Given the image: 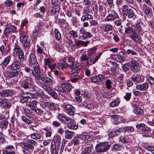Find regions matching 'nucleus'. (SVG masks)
<instances>
[{"instance_id":"338daca9","label":"nucleus","mask_w":154,"mask_h":154,"mask_svg":"<svg viewBox=\"0 0 154 154\" xmlns=\"http://www.w3.org/2000/svg\"><path fill=\"white\" fill-rule=\"evenodd\" d=\"M72 142L73 143L74 145L79 144L80 143L79 138L78 137V138H73L72 140Z\"/></svg>"},{"instance_id":"c03bdc74","label":"nucleus","mask_w":154,"mask_h":154,"mask_svg":"<svg viewBox=\"0 0 154 154\" xmlns=\"http://www.w3.org/2000/svg\"><path fill=\"white\" fill-rule=\"evenodd\" d=\"M75 122H74L73 124L70 123L67 125V127L69 128L72 130L77 129L78 126L77 125L75 124Z\"/></svg>"},{"instance_id":"2eb2a0df","label":"nucleus","mask_w":154,"mask_h":154,"mask_svg":"<svg viewBox=\"0 0 154 154\" xmlns=\"http://www.w3.org/2000/svg\"><path fill=\"white\" fill-rule=\"evenodd\" d=\"M95 9L96 10V13L98 14L99 12L102 16H104L106 14V9L103 6L99 5V7L97 5L95 6Z\"/></svg>"},{"instance_id":"9d476101","label":"nucleus","mask_w":154,"mask_h":154,"mask_svg":"<svg viewBox=\"0 0 154 154\" xmlns=\"http://www.w3.org/2000/svg\"><path fill=\"white\" fill-rule=\"evenodd\" d=\"M57 118L61 121L62 123L64 124L68 125L70 123L73 124L74 122H75V121L73 119L67 117L65 115L62 113H59Z\"/></svg>"},{"instance_id":"2f4dec72","label":"nucleus","mask_w":154,"mask_h":154,"mask_svg":"<svg viewBox=\"0 0 154 154\" xmlns=\"http://www.w3.org/2000/svg\"><path fill=\"white\" fill-rule=\"evenodd\" d=\"M72 74L73 76L77 75L79 74V72L81 69V66H76L72 69Z\"/></svg>"},{"instance_id":"f8f14e48","label":"nucleus","mask_w":154,"mask_h":154,"mask_svg":"<svg viewBox=\"0 0 154 154\" xmlns=\"http://www.w3.org/2000/svg\"><path fill=\"white\" fill-rule=\"evenodd\" d=\"M131 61L129 64L131 70L134 72H137L140 70L139 63L133 59H131Z\"/></svg>"},{"instance_id":"a211bd4d","label":"nucleus","mask_w":154,"mask_h":154,"mask_svg":"<svg viewBox=\"0 0 154 154\" xmlns=\"http://www.w3.org/2000/svg\"><path fill=\"white\" fill-rule=\"evenodd\" d=\"M149 87V84L146 82H145L137 85L136 88L140 91H146L148 88Z\"/></svg>"},{"instance_id":"c9c22d12","label":"nucleus","mask_w":154,"mask_h":154,"mask_svg":"<svg viewBox=\"0 0 154 154\" xmlns=\"http://www.w3.org/2000/svg\"><path fill=\"white\" fill-rule=\"evenodd\" d=\"M65 66L66 68L70 67L71 69H72L76 66L77 65V62H67V63H64Z\"/></svg>"},{"instance_id":"4be33fe9","label":"nucleus","mask_w":154,"mask_h":154,"mask_svg":"<svg viewBox=\"0 0 154 154\" xmlns=\"http://www.w3.org/2000/svg\"><path fill=\"white\" fill-rule=\"evenodd\" d=\"M38 103V102L35 100H30L26 102V105L29 107L30 108L33 110L36 107Z\"/></svg>"},{"instance_id":"69168bd1","label":"nucleus","mask_w":154,"mask_h":154,"mask_svg":"<svg viewBox=\"0 0 154 154\" xmlns=\"http://www.w3.org/2000/svg\"><path fill=\"white\" fill-rule=\"evenodd\" d=\"M134 31L133 28L131 27H128L127 28H125V32L128 33H131Z\"/></svg>"},{"instance_id":"13d9d810","label":"nucleus","mask_w":154,"mask_h":154,"mask_svg":"<svg viewBox=\"0 0 154 154\" xmlns=\"http://www.w3.org/2000/svg\"><path fill=\"white\" fill-rule=\"evenodd\" d=\"M55 36L57 39L58 40H59L61 37L60 33L57 29H55Z\"/></svg>"},{"instance_id":"bb28decb","label":"nucleus","mask_w":154,"mask_h":154,"mask_svg":"<svg viewBox=\"0 0 154 154\" xmlns=\"http://www.w3.org/2000/svg\"><path fill=\"white\" fill-rule=\"evenodd\" d=\"M114 56L115 60L118 62H121L125 60L124 54L123 52H121L119 54L115 55Z\"/></svg>"},{"instance_id":"9b49d317","label":"nucleus","mask_w":154,"mask_h":154,"mask_svg":"<svg viewBox=\"0 0 154 154\" xmlns=\"http://www.w3.org/2000/svg\"><path fill=\"white\" fill-rule=\"evenodd\" d=\"M36 80L42 81L48 85H51L52 84V79L49 77H45L41 72L39 73Z\"/></svg>"},{"instance_id":"423d86ee","label":"nucleus","mask_w":154,"mask_h":154,"mask_svg":"<svg viewBox=\"0 0 154 154\" xmlns=\"http://www.w3.org/2000/svg\"><path fill=\"white\" fill-rule=\"evenodd\" d=\"M33 69L28 67H25L24 70L25 72L28 73H31L34 77L35 79L36 80L39 73L41 72V69L39 65L34 66H33Z\"/></svg>"},{"instance_id":"0eeeda50","label":"nucleus","mask_w":154,"mask_h":154,"mask_svg":"<svg viewBox=\"0 0 154 154\" xmlns=\"http://www.w3.org/2000/svg\"><path fill=\"white\" fill-rule=\"evenodd\" d=\"M20 41L26 50L27 48H29L30 46V40L26 34H22L20 37Z\"/></svg>"},{"instance_id":"79ce46f5","label":"nucleus","mask_w":154,"mask_h":154,"mask_svg":"<svg viewBox=\"0 0 154 154\" xmlns=\"http://www.w3.org/2000/svg\"><path fill=\"white\" fill-rule=\"evenodd\" d=\"M92 36V35L91 32L85 31L84 35H82V36H80L79 38H80L82 37L83 39H85L87 38H91Z\"/></svg>"},{"instance_id":"8fccbe9b","label":"nucleus","mask_w":154,"mask_h":154,"mask_svg":"<svg viewBox=\"0 0 154 154\" xmlns=\"http://www.w3.org/2000/svg\"><path fill=\"white\" fill-rule=\"evenodd\" d=\"M53 62V60L51 58H46L44 60L45 66L49 65Z\"/></svg>"},{"instance_id":"f257e3e1","label":"nucleus","mask_w":154,"mask_h":154,"mask_svg":"<svg viewBox=\"0 0 154 154\" xmlns=\"http://www.w3.org/2000/svg\"><path fill=\"white\" fill-rule=\"evenodd\" d=\"M33 80L30 77H27L26 78L22 81L21 86L24 89H32V91L35 92V94H40L41 95H44V92L43 90L39 87L32 83Z\"/></svg>"},{"instance_id":"e2e57ef3","label":"nucleus","mask_w":154,"mask_h":154,"mask_svg":"<svg viewBox=\"0 0 154 154\" xmlns=\"http://www.w3.org/2000/svg\"><path fill=\"white\" fill-rule=\"evenodd\" d=\"M131 92L127 93L124 96V98L127 101H129L131 99Z\"/></svg>"},{"instance_id":"864d4df0","label":"nucleus","mask_w":154,"mask_h":154,"mask_svg":"<svg viewBox=\"0 0 154 154\" xmlns=\"http://www.w3.org/2000/svg\"><path fill=\"white\" fill-rule=\"evenodd\" d=\"M113 150H115L118 151H119L122 150V147L119 144H114L112 147Z\"/></svg>"},{"instance_id":"c756f323","label":"nucleus","mask_w":154,"mask_h":154,"mask_svg":"<svg viewBox=\"0 0 154 154\" xmlns=\"http://www.w3.org/2000/svg\"><path fill=\"white\" fill-rule=\"evenodd\" d=\"M45 91L54 99H56L57 98L58 96L57 95L55 91L52 89L47 88L45 89Z\"/></svg>"},{"instance_id":"603ef678","label":"nucleus","mask_w":154,"mask_h":154,"mask_svg":"<svg viewBox=\"0 0 154 154\" xmlns=\"http://www.w3.org/2000/svg\"><path fill=\"white\" fill-rule=\"evenodd\" d=\"M147 80L148 81L149 83L151 85L154 84V78L151 76L148 75L146 76Z\"/></svg>"},{"instance_id":"1a4fd4ad","label":"nucleus","mask_w":154,"mask_h":154,"mask_svg":"<svg viewBox=\"0 0 154 154\" xmlns=\"http://www.w3.org/2000/svg\"><path fill=\"white\" fill-rule=\"evenodd\" d=\"M110 147V145L107 143H100L95 146L96 151L97 152H104L107 151Z\"/></svg>"},{"instance_id":"aec40b11","label":"nucleus","mask_w":154,"mask_h":154,"mask_svg":"<svg viewBox=\"0 0 154 154\" xmlns=\"http://www.w3.org/2000/svg\"><path fill=\"white\" fill-rule=\"evenodd\" d=\"M62 92H64L66 91H70L72 88V86L68 83H63L61 85Z\"/></svg>"},{"instance_id":"58836bf2","label":"nucleus","mask_w":154,"mask_h":154,"mask_svg":"<svg viewBox=\"0 0 154 154\" xmlns=\"http://www.w3.org/2000/svg\"><path fill=\"white\" fill-rule=\"evenodd\" d=\"M69 33L74 40L77 38L79 36V33L78 32L74 30L70 31Z\"/></svg>"},{"instance_id":"e433bc0d","label":"nucleus","mask_w":154,"mask_h":154,"mask_svg":"<svg viewBox=\"0 0 154 154\" xmlns=\"http://www.w3.org/2000/svg\"><path fill=\"white\" fill-rule=\"evenodd\" d=\"M133 112L136 115L140 116L143 114V110L142 108L140 107H137L133 110Z\"/></svg>"},{"instance_id":"a18cd8bd","label":"nucleus","mask_w":154,"mask_h":154,"mask_svg":"<svg viewBox=\"0 0 154 154\" xmlns=\"http://www.w3.org/2000/svg\"><path fill=\"white\" fill-rule=\"evenodd\" d=\"M112 28V25L110 24H107L104 26L103 30L105 32H107L111 31Z\"/></svg>"},{"instance_id":"473e14b6","label":"nucleus","mask_w":154,"mask_h":154,"mask_svg":"<svg viewBox=\"0 0 154 154\" xmlns=\"http://www.w3.org/2000/svg\"><path fill=\"white\" fill-rule=\"evenodd\" d=\"M65 137L67 139H71L74 136L75 133L73 131L69 130H66L65 131Z\"/></svg>"},{"instance_id":"c85d7f7f","label":"nucleus","mask_w":154,"mask_h":154,"mask_svg":"<svg viewBox=\"0 0 154 154\" xmlns=\"http://www.w3.org/2000/svg\"><path fill=\"white\" fill-rule=\"evenodd\" d=\"M44 105L45 109L50 110H56V107L54 105V103H53L46 102L45 103Z\"/></svg>"},{"instance_id":"4d7b16f0","label":"nucleus","mask_w":154,"mask_h":154,"mask_svg":"<svg viewBox=\"0 0 154 154\" xmlns=\"http://www.w3.org/2000/svg\"><path fill=\"white\" fill-rule=\"evenodd\" d=\"M38 115H42L44 113V111L40 108H36L33 110Z\"/></svg>"},{"instance_id":"b1692460","label":"nucleus","mask_w":154,"mask_h":154,"mask_svg":"<svg viewBox=\"0 0 154 154\" xmlns=\"http://www.w3.org/2000/svg\"><path fill=\"white\" fill-rule=\"evenodd\" d=\"M143 23L141 22H137V23L133 26V30L138 33H140L142 31V27Z\"/></svg>"},{"instance_id":"49530a36","label":"nucleus","mask_w":154,"mask_h":154,"mask_svg":"<svg viewBox=\"0 0 154 154\" xmlns=\"http://www.w3.org/2000/svg\"><path fill=\"white\" fill-rule=\"evenodd\" d=\"M92 146H87L84 149L82 154H86L90 152L92 150Z\"/></svg>"},{"instance_id":"dca6fc26","label":"nucleus","mask_w":154,"mask_h":154,"mask_svg":"<svg viewBox=\"0 0 154 154\" xmlns=\"http://www.w3.org/2000/svg\"><path fill=\"white\" fill-rule=\"evenodd\" d=\"M16 28L14 26L9 25L6 26L4 31L3 33L5 35H7L11 32H15Z\"/></svg>"},{"instance_id":"412c9836","label":"nucleus","mask_w":154,"mask_h":154,"mask_svg":"<svg viewBox=\"0 0 154 154\" xmlns=\"http://www.w3.org/2000/svg\"><path fill=\"white\" fill-rule=\"evenodd\" d=\"M0 95L2 97H8L13 95L14 94V91L12 90L6 89L2 91Z\"/></svg>"},{"instance_id":"20e7f679","label":"nucleus","mask_w":154,"mask_h":154,"mask_svg":"<svg viewBox=\"0 0 154 154\" xmlns=\"http://www.w3.org/2000/svg\"><path fill=\"white\" fill-rule=\"evenodd\" d=\"M108 15L104 19V21L106 22L114 21L116 19L119 18V16L117 12L114 10L108 9Z\"/></svg>"},{"instance_id":"6e6d98bb","label":"nucleus","mask_w":154,"mask_h":154,"mask_svg":"<svg viewBox=\"0 0 154 154\" xmlns=\"http://www.w3.org/2000/svg\"><path fill=\"white\" fill-rule=\"evenodd\" d=\"M112 82L110 79L107 80L105 82L106 88L108 89H109L112 88L111 84Z\"/></svg>"},{"instance_id":"680f3d73","label":"nucleus","mask_w":154,"mask_h":154,"mask_svg":"<svg viewBox=\"0 0 154 154\" xmlns=\"http://www.w3.org/2000/svg\"><path fill=\"white\" fill-rule=\"evenodd\" d=\"M91 11H92L89 7H85L84 8L82 11L83 14H87L90 13Z\"/></svg>"},{"instance_id":"72a5a7b5","label":"nucleus","mask_w":154,"mask_h":154,"mask_svg":"<svg viewBox=\"0 0 154 154\" xmlns=\"http://www.w3.org/2000/svg\"><path fill=\"white\" fill-rule=\"evenodd\" d=\"M127 16L129 18H133L134 19L136 16V15L135 14L134 10L131 8L128 9Z\"/></svg>"},{"instance_id":"7ed1b4c3","label":"nucleus","mask_w":154,"mask_h":154,"mask_svg":"<svg viewBox=\"0 0 154 154\" xmlns=\"http://www.w3.org/2000/svg\"><path fill=\"white\" fill-rule=\"evenodd\" d=\"M40 94L29 93H21L20 94V100L22 103L27 102L28 99L30 98H37L39 97Z\"/></svg>"},{"instance_id":"bf43d9fd","label":"nucleus","mask_w":154,"mask_h":154,"mask_svg":"<svg viewBox=\"0 0 154 154\" xmlns=\"http://www.w3.org/2000/svg\"><path fill=\"white\" fill-rule=\"evenodd\" d=\"M126 53L128 54L131 56L136 55L137 54L135 51L131 49H128Z\"/></svg>"},{"instance_id":"6e6552de","label":"nucleus","mask_w":154,"mask_h":154,"mask_svg":"<svg viewBox=\"0 0 154 154\" xmlns=\"http://www.w3.org/2000/svg\"><path fill=\"white\" fill-rule=\"evenodd\" d=\"M19 145L23 146V151L24 154H30L34 150V147L32 145L23 143H19Z\"/></svg>"},{"instance_id":"f3484780","label":"nucleus","mask_w":154,"mask_h":154,"mask_svg":"<svg viewBox=\"0 0 154 154\" xmlns=\"http://www.w3.org/2000/svg\"><path fill=\"white\" fill-rule=\"evenodd\" d=\"M64 109L67 111L69 115L73 116L74 115L75 109L72 105L70 104L66 105L64 106Z\"/></svg>"},{"instance_id":"4468645a","label":"nucleus","mask_w":154,"mask_h":154,"mask_svg":"<svg viewBox=\"0 0 154 154\" xmlns=\"http://www.w3.org/2000/svg\"><path fill=\"white\" fill-rule=\"evenodd\" d=\"M74 46L77 48H79L82 46L86 47L88 44L90 43L89 41H88L86 42L81 40L79 39H74Z\"/></svg>"},{"instance_id":"5fc2aeb1","label":"nucleus","mask_w":154,"mask_h":154,"mask_svg":"<svg viewBox=\"0 0 154 154\" xmlns=\"http://www.w3.org/2000/svg\"><path fill=\"white\" fill-rule=\"evenodd\" d=\"M119 134L117 132L116 130H112L109 134V136L110 137H116Z\"/></svg>"},{"instance_id":"ddd939ff","label":"nucleus","mask_w":154,"mask_h":154,"mask_svg":"<svg viewBox=\"0 0 154 154\" xmlns=\"http://www.w3.org/2000/svg\"><path fill=\"white\" fill-rule=\"evenodd\" d=\"M23 62H21L18 60H16L9 67L12 70H17L20 69L22 66V63Z\"/></svg>"},{"instance_id":"0e129e2a","label":"nucleus","mask_w":154,"mask_h":154,"mask_svg":"<svg viewBox=\"0 0 154 154\" xmlns=\"http://www.w3.org/2000/svg\"><path fill=\"white\" fill-rule=\"evenodd\" d=\"M145 12L146 15L148 17H151L152 15V13L151 11L148 8H146L145 9Z\"/></svg>"},{"instance_id":"f03ea898","label":"nucleus","mask_w":154,"mask_h":154,"mask_svg":"<svg viewBox=\"0 0 154 154\" xmlns=\"http://www.w3.org/2000/svg\"><path fill=\"white\" fill-rule=\"evenodd\" d=\"M102 54V53L99 52L98 55L96 57L94 60L93 61V55L90 54H83L80 57V61L82 64L85 66H89L92 64H94L100 58Z\"/></svg>"},{"instance_id":"4c0bfd02","label":"nucleus","mask_w":154,"mask_h":154,"mask_svg":"<svg viewBox=\"0 0 154 154\" xmlns=\"http://www.w3.org/2000/svg\"><path fill=\"white\" fill-rule=\"evenodd\" d=\"M42 137V134L40 133L36 132L34 133L31 135V138L34 139H40Z\"/></svg>"},{"instance_id":"f704fd0d","label":"nucleus","mask_w":154,"mask_h":154,"mask_svg":"<svg viewBox=\"0 0 154 154\" xmlns=\"http://www.w3.org/2000/svg\"><path fill=\"white\" fill-rule=\"evenodd\" d=\"M120 102V100L119 98H117L114 101L110 102L109 104V106L111 107L117 106L119 105Z\"/></svg>"},{"instance_id":"de8ad7c7","label":"nucleus","mask_w":154,"mask_h":154,"mask_svg":"<svg viewBox=\"0 0 154 154\" xmlns=\"http://www.w3.org/2000/svg\"><path fill=\"white\" fill-rule=\"evenodd\" d=\"M97 76L100 84H102L103 82L106 79V77L102 74H98L97 75Z\"/></svg>"},{"instance_id":"09e8293b","label":"nucleus","mask_w":154,"mask_h":154,"mask_svg":"<svg viewBox=\"0 0 154 154\" xmlns=\"http://www.w3.org/2000/svg\"><path fill=\"white\" fill-rule=\"evenodd\" d=\"M130 66L129 63H126L122 65V69L123 71L126 72L129 70Z\"/></svg>"},{"instance_id":"37998d69","label":"nucleus","mask_w":154,"mask_h":154,"mask_svg":"<svg viewBox=\"0 0 154 154\" xmlns=\"http://www.w3.org/2000/svg\"><path fill=\"white\" fill-rule=\"evenodd\" d=\"M19 75V72L17 71L14 72H8V76L10 78L17 76Z\"/></svg>"},{"instance_id":"39448f33","label":"nucleus","mask_w":154,"mask_h":154,"mask_svg":"<svg viewBox=\"0 0 154 154\" xmlns=\"http://www.w3.org/2000/svg\"><path fill=\"white\" fill-rule=\"evenodd\" d=\"M14 53L17 56L19 60L21 62H23L25 60L23 51L19 45L16 44L14 45Z\"/></svg>"},{"instance_id":"7c9ffc66","label":"nucleus","mask_w":154,"mask_h":154,"mask_svg":"<svg viewBox=\"0 0 154 154\" xmlns=\"http://www.w3.org/2000/svg\"><path fill=\"white\" fill-rule=\"evenodd\" d=\"M11 102L5 100L0 105V106L2 108L5 109H8L11 107Z\"/></svg>"},{"instance_id":"5701e85b","label":"nucleus","mask_w":154,"mask_h":154,"mask_svg":"<svg viewBox=\"0 0 154 154\" xmlns=\"http://www.w3.org/2000/svg\"><path fill=\"white\" fill-rule=\"evenodd\" d=\"M29 63L32 65H34V66L39 65L38 64L36 57L35 55L31 54L29 58Z\"/></svg>"},{"instance_id":"3c124183","label":"nucleus","mask_w":154,"mask_h":154,"mask_svg":"<svg viewBox=\"0 0 154 154\" xmlns=\"http://www.w3.org/2000/svg\"><path fill=\"white\" fill-rule=\"evenodd\" d=\"M91 81L93 83L96 84L100 85V83L97 78V75L91 77Z\"/></svg>"},{"instance_id":"cd10ccee","label":"nucleus","mask_w":154,"mask_h":154,"mask_svg":"<svg viewBox=\"0 0 154 154\" xmlns=\"http://www.w3.org/2000/svg\"><path fill=\"white\" fill-rule=\"evenodd\" d=\"M61 137L59 135H55L52 141L51 146L53 145V143L54 142V144L55 143V146H59L61 143Z\"/></svg>"},{"instance_id":"ea45409f","label":"nucleus","mask_w":154,"mask_h":154,"mask_svg":"<svg viewBox=\"0 0 154 154\" xmlns=\"http://www.w3.org/2000/svg\"><path fill=\"white\" fill-rule=\"evenodd\" d=\"M128 7L127 5H125L122 6V9L123 15L126 16L128 11Z\"/></svg>"},{"instance_id":"393cba45","label":"nucleus","mask_w":154,"mask_h":154,"mask_svg":"<svg viewBox=\"0 0 154 154\" xmlns=\"http://www.w3.org/2000/svg\"><path fill=\"white\" fill-rule=\"evenodd\" d=\"M131 79L136 84L142 83L143 82V80L142 77L139 74H137L136 76L132 77Z\"/></svg>"},{"instance_id":"6ab92c4d","label":"nucleus","mask_w":154,"mask_h":154,"mask_svg":"<svg viewBox=\"0 0 154 154\" xmlns=\"http://www.w3.org/2000/svg\"><path fill=\"white\" fill-rule=\"evenodd\" d=\"M137 33V32L133 31L130 35L129 37L134 41L138 42L139 43H140L141 42V40Z\"/></svg>"},{"instance_id":"a19ab883","label":"nucleus","mask_w":154,"mask_h":154,"mask_svg":"<svg viewBox=\"0 0 154 154\" xmlns=\"http://www.w3.org/2000/svg\"><path fill=\"white\" fill-rule=\"evenodd\" d=\"M60 10L59 5H56L53 7L51 9V12L52 13L55 14L57 12H59Z\"/></svg>"},{"instance_id":"a878e982","label":"nucleus","mask_w":154,"mask_h":154,"mask_svg":"<svg viewBox=\"0 0 154 154\" xmlns=\"http://www.w3.org/2000/svg\"><path fill=\"white\" fill-rule=\"evenodd\" d=\"M11 60V57L10 56H8L5 57L2 60V63L0 64L2 68L4 69L6 66L9 64Z\"/></svg>"},{"instance_id":"052dcab7","label":"nucleus","mask_w":154,"mask_h":154,"mask_svg":"<svg viewBox=\"0 0 154 154\" xmlns=\"http://www.w3.org/2000/svg\"><path fill=\"white\" fill-rule=\"evenodd\" d=\"M118 19L116 20L114 22V24L116 25L117 26H120L121 27H122V21L121 20L120 18H118Z\"/></svg>"},{"instance_id":"774afa93","label":"nucleus","mask_w":154,"mask_h":154,"mask_svg":"<svg viewBox=\"0 0 154 154\" xmlns=\"http://www.w3.org/2000/svg\"><path fill=\"white\" fill-rule=\"evenodd\" d=\"M56 146H51V154H58V152L56 149Z\"/></svg>"}]
</instances>
